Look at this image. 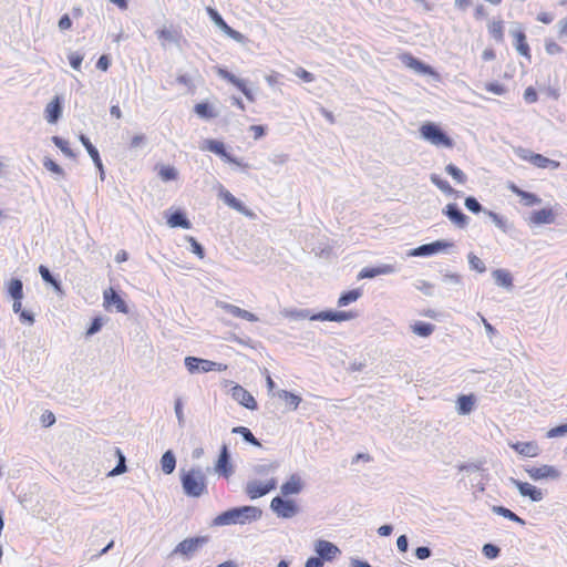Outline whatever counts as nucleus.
<instances>
[{"label": "nucleus", "mask_w": 567, "mask_h": 567, "mask_svg": "<svg viewBox=\"0 0 567 567\" xmlns=\"http://www.w3.org/2000/svg\"><path fill=\"white\" fill-rule=\"evenodd\" d=\"M277 468L276 464L272 463H265V464H257L252 467V472L255 475H267L270 472H274Z\"/></svg>", "instance_id": "4d7b16f0"}, {"label": "nucleus", "mask_w": 567, "mask_h": 567, "mask_svg": "<svg viewBox=\"0 0 567 567\" xmlns=\"http://www.w3.org/2000/svg\"><path fill=\"white\" fill-rule=\"evenodd\" d=\"M488 31L491 35L498 42L503 41L504 32H503V22L502 21H492L488 24Z\"/></svg>", "instance_id": "8fccbe9b"}, {"label": "nucleus", "mask_w": 567, "mask_h": 567, "mask_svg": "<svg viewBox=\"0 0 567 567\" xmlns=\"http://www.w3.org/2000/svg\"><path fill=\"white\" fill-rule=\"evenodd\" d=\"M276 486H277L276 478H270L265 484L260 483L257 480H252L246 484L245 491L251 499H255V498L261 497V496L266 495L267 493H269L270 491L275 489Z\"/></svg>", "instance_id": "6e6552de"}, {"label": "nucleus", "mask_w": 567, "mask_h": 567, "mask_svg": "<svg viewBox=\"0 0 567 567\" xmlns=\"http://www.w3.org/2000/svg\"><path fill=\"white\" fill-rule=\"evenodd\" d=\"M303 486L305 483L301 477L298 474H292L288 481L281 485L280 492L285 497L289 495H297L303 489Z\"/></svg>", "instance_id": "6ab92c4d"}, {"label": "nucleus", "mask_w": 567, "mask_h": 567, "mask_svg": "<svg viewBox=\"0 0 567 567\" xmlns=\"http://www.w3.org/2000/svg\"><path fill=\"white\" fill-rule=\"evenodd\" d=\"M167 224L169 225V227H182L184 229H189L192 226L190 221L185 217V215L182 212L173 213L169 216Z\"/></svg>", "instance_id": "f704fd0d"}, {"label": "nucleus", "mask_w": 567, "mask_h": 567, "mask_svg": "<svg viewBox=\"0 0 567 567\" xmlns=\"http://www.w3.org/2000/svg\"><path fill=\"white\" fill-rule=\"evenodd\" d=\"M277 395L286 402L287 405L291 408V410H297L301 402V398L297 394H293L286 390L278 391Z\"/></svg>", "instance_id": "ea45409f"}, {"label": "nucleus", "mask_w": 567, "mask_h": 567, "mask_svg": "<svg viewBox=\"0 0 567 567\" xmlns=\"http://www.w3.org/2000/svg\"><path fill=\"white\" fill-rule=\"evenodd\" d=\"M465 206L468 210L476 214L484 210L482 205L477 202V199L472 196L465 198Z\"/></svg>", "instance_id": "0e129e2a"}, {"label": "nucleus", "mask_w": 567, "mask_h": 567, "mask_svg": "<svg viewBox=\"0 0 567 567\" xmlns=\"http://www.w3.org/2000/svg\"><path fill=\"white\" fill-rule=\"evenodd\" d=\"M219 197L224 200L226 205H228L233 209L245 215H250V213L246 209L244 204L240 200H238L230 192L225 189L223 186H220L219 189Z\"/></svg>", "instance_id": "393cba45"}, {"label": "nucleus", "mask_w": 567, "mask_h": 567, "mask_svg": "<svg viewBox=\"0 0 567 567\" xmlns=\"http://www.w3.org/2000/svg\"><path fill=\"white\" fill-rule=\"evenodd\" d=\"M12 310L14 313L20 316L21 321L28 322L29 324L34 323L33 313L27 310H22V299H13Z\"/></svg>", "instance_id": "e433bc0d"}, {"label": "nucleus", "mask_w": 567, "mask_h": 567, "mask_svg": "<svg viewBox=\"0 0 567 567\" xmlns=\"http://www.w3.org/2000/svg\"><path fill=\"white\" fill-rule=\"evenodd\" d=\"M208 538L205 536L186 538L181 542L172 551V556L181 555L184 559H190L206 543Z\"/></svg>", "instance_id": "39448f33"}, {"label": "nucleus", "mask_w": 567, "mask_h": 567, "mask_svg": "<svg viewBox=\"0 0 567 567\" xmlns=\"http://www.w3.org/2000/svg\"><path fill=\"white\" fill-rule=\"evenodd\" d=\"M162 471L165 474H172L176 466V458L172 451H166L161 458Z\"/></svg>", "instance_id": "c9c22d12"}, {"label": "nucleus", "mask_w": 567, "mask_h": 567, "mask_svg": "<svg viewBox=\"0 0 567 567\" xmlns=\"http://www.w3.org/2000/svg\"><path fill=\"white\" fill-rule=\"evenodd\" d=\"M529 162L539 168L549 167L551 169H557L560 166L559 162L547 158V157L543 156L542 154L530 155Z\"/></svg>", "instance_id": "7c9ffc66"}, {"label": "nucleus", "mask_w": 567, "mask_h": 567, "mask_svg": "<svg viewBox=\"0 0 567 567\" xmlns=\"http://www.w3.org/2000/svg\"><path fill=\"white\" fill-rule=\"evenodd\" d=\"M39 272L45 282L51 284L56 291H61V284L51 275L45 266H40Z\"/></svg>", "instance_id": "09e8293b"}, {"label": "nucleus", "mask_w": 567, "mask_h": 567, "mask_svg": "<svg viewBox=\"0 0 567 567\" xmlns=\"http://www.w3.org/2000/svg\"><path fill=\"white\" fill-rule=\"evenodd\" d=\"M7 292L12 299H23V284L20 279H10L7 284Z\"/></svg>", "instance_id": "2f4dec72"}, {"label": "nucleus", "mask_w": 567, "mask_h": 567, "mask_svg": "<svg viewBox=\"0 0 567 567\" xmlns=\"http://www.w3.org/2000/svg\"><path fill=\"white\" fill-rule=\"evenodd\" d=\"M183 492L188 497L198 498L207 494V478L200 467H192L181 471Z\"/></svg>", "instance_id": "f03ea898"}, {"label": "nucleus", "mask_w": 567, "mask_h": 567, "mask_svg": "<svg viewBox=\"0 0 567 567\" xmlns=\"http://www.w3.org/2000/svg\"><path fill=\"white\" fill-rule=\"evenodd\" d=\"M509 446L515 452L526 457H536L540 453V449L536 442H516L509 443Z\"/></svg>", "instance_id": "4be33fe9"}, {"label": "nucleus", "mask_w": 567, "mask_h": 567, "mask_svg": "<svg viewBox=\"0 0 567 567\" xmlns=\"http://www.w3.org/2000/svg\"><path fill=\"white\" fill-rule=\"evenodd\" d=\"M509 481L523 497H528L532 502H540L544 498V493L536 486L513 477H511Z\"/></svg>", "instance_id": "9d476101"}, {"label": "nucleus", "mask_w": 567, "mask_h": 567, "mask_svg": "<svg viewBox=\"0 0 567 567\" xmlns=\"http://www.w3.org/2000/svg\"><path fill=\"white\" fill-rule=\"evenodd\" d=\"M467 259H468L471 269L476 270L481 274L486 270L485 264L473 252L468 254Z\"/></svg>", "instance_id": "6e6d98bb"}, {"label": "nucleus", "mask_w": 567, "mask_h": 567, "mask_svg": "<svg viewBox=\"0 0 567 567\" xmlns=\"http://www.w3.org/2000/svg\"><path fill=\"white\" fill-rule=\"evenodd\" d=\"M270 508L278 517L291 518L298 513L296 503L291 499H284L280 496L272 498Z\"/></svg>", "instance_id": "423d86ee"}, {"label": "nucleus", "mask_w": 567, "mask_h": 567, "mask_svg": "<svg viewBox=\"0 0 567 567\" xmlns=\"http://www.w3.org/2000/svg\"><path fill=\"white\" fill-rule=\"evenodd\" d=\"M493 513L497 514V515H501L512 522H516L520 525H524L525 524V520L523 518H520L519 516H517L514 512H512L511 509L506 508V507H503V506H493L492 508Z\"/></svg>", "instance_id": "a19ab883"}, {"label": "nucleus", "mask_w": 567, "mask_h": 567, "mask_svg": "<svg viewBox=\"0 0 567 567\" xmlns=\"http://www.w3.org/2000/svg\"><path fill=\"white\" fill-rule=\"evenodd\" d=\"M174 411H175V415L177 417L179 426H183L185 423V415H184V411H183V401L181 398H177L175 400Z\"/></svg>", "instance_id": "bf43d9fd"}, {"label": "nucleus", "mask_w": 567, "mask_h": 567, "mask_svg": "<svg viewBox=\"0 0 567 567\" xmlns=\"http://www.w3.org/2000/svg\"><path fill=\"white\" fill-rule=\"evenodd\" d=\"M526 473L534 481L550 478L558 480L561 475L560 471L553 465H542L538 467H527Z\"/></svg>", "instance_id": "1a4fd4ad"}, {"label": "nucleus", "mask_w": 567, "mask_h": 567, "mask_svg": "<svg viewBox=\"0 0 567 567\" xmlns=\"http://www.w3.org/2000/svg\"><path fill=\"white\" fill-rule=\"evenodd\" d=\"M508 188L514 193L516 194L517 196L520 197L523 204L525 206H533V205H537V204H540L542 199L536 196L535 194L533 193H528V192H525L523 189H520L519 187H517L515 184H509Z\"/></svg>", "instance_id": "cd10ccee"}, {"label": "nucleus", "mask_w": 567, "mask_h": 567, "mask_svg": "<svg viewBox=\"0 0 567 567\" xmlns=\"http://www.w3.org/2000/svg\"><path fill=\"white\" fill-rule=\"evenodd\" d=\"M361 296H362V291L359 288L343 292L338 299V306L346 307V306L357 301Z\"/></svg>", "instance_id": "4c0bfd02"}, {"label": "nucleus", "mask_w": 567, "mask_h": 567, "mask_svg": "<svg viewBox=\"0 0 567 567\" xmlns=\"http://www.w3.org/2000/svg\"><path fill=\"white\" fill-rule=\"evenodd\" d=\"M202 150L209 151L212 153H215L223 158H225L227 162L233 163L235 165L241 166V163L239 159L233 157L226 152L225 144L217 140H205Z\"/></svg>", "instance_id": "9b49d317"}, {"label": "nucleus", "mask_w": 567, "mask_h": 567, "mask_svg": "<svg viewBox=\"0 0 567 567\" xmlns=\"http://www.w3.org/2000/svg\"><path fill=\"white\" fill-rule=\"evenodd\" d=\"M116 454L118 455V463L117 465L109 473V476H117L126 472L127 467L125 464V457L121 453L120 450H116Z\"/></svg>", "instance_id": "5fc2aeb1"}, {"label": "nucleus", "mask_w": 567, "mask_h": 567, "mask_svg": "<svg viewBox=\"0 0 567 567\" xmlns=\"http://www.w3.org/2000/svg\"><path fill=\"white\" fill-rule=\"evenodd\" d=\"M216 306L218 308H220L221 310L228 312L233 317L241 318V319H245V320L251 321V322L258 321V318H257L256 315H254L252 312H249V311H247L245 309H241V308H239V307H237L235 305L217 300L216 301Z\"/></svg>", "instance_id": "dca6fc26"}, {"label": "nucleus", "mask_w": 567, "mask_h": 567, "mask_svg": "<svg viewBox=\"0 0 567 567\" xmlns=\"http://www.w3.org/2000/svg\"><path fill=\"white\" fill-rule=\"evenodd\" d=\"M445 171L449 175H451L458 184H464L466 182V175L455 165L449 164L445 167Z\"/></svg>", "instance_id": "603ef678"}, {"label": "nucleus", "mask_w": 567, "mask_h": 567, "mask_svg": "<svg viewBox=\"0 0 567 567\" xmlns=\"http://www.w3.org/2000/svg\"><path fill=\"white\" fill-rule=\"evenodd\" d=\"M195 113L203 118H214L218 115L207 103H198L195 105Z\"/></svg>", "instance_id": "79ce46f5"}, {"label": "nucleus", "mask_w": 567, "mask_h": 567, "mask_svg": "<svg viewBox=\"0 0 567 567\" xmlns=\"http://www.w3.org/2000/svg\"><path fill=\"white\" fill-rule=\"evenodd\" d=\"M104 297V306L106 308L115 307L118 312L127 313L128 308L125 301L114 291L112 288L107 289L103 293Z\"/></svg>", "instance_id": "412c9836"}, {"label": "nucleus", "mask_w": 567, "mask_h": 567, "mask_svg": "<svg viewBox=\"0 0 567 567\" xmlns=\"http://www.w3.org/2000/svg\"><path fill=\"white\" fill-rule=\"evenodd\" d=\"M412 331L423 338H426L433 333L435 326L427 322L417 321L411 326Z\"/></svg>", "instance_id": "58836bf2"}, {"label": "nucleus", "mask_w": 567, "mask_h": 567, "mask_svg": "<svg viewBox=\"0 0 567 567\" xmlns=\"http://www.w3.org/2000/svg\"><path fill=\"white\" fill-rule=\"evenodd\" d=\"M566 433H567V424H561V425L550 429L546 433V436L548 439H554V437L564 436Z\"/></svg>", "instance_id": "680f3d73"}, {"label": "nucleus", "mask_w": 567, "mask_h": 567, "mask_svg": "<svg viewBox=\"0 0 567 567\" xmlns=\"http://www.w3.org/2000/svg\"><path fill=\"white\" fill-rule=\"evenodd\" d=\"M52 142L54 143V145L56 147H59L61 150V152L70 157V158H74L75 157V153L70 148L69 146V142L62 137H59V136H53L52 137Z\"/></svg>", "instance_id": "c03bdc74"}, {"label": "nucleus", "mask_w": 567, "mask_h": 567, "mask_svg": "<svg viewBox=\"0 0 567 567\" xmlns=\"http://www.w3.org/2000/svg\"><path fill=\"white\" fill-rule=\"evenodd\" d=\"M431 181L433 184H435L443 193L447 195L456 194V190L451 187V185L441 179L437 175H432Z\"/></svg>", "instance_id": "864d4df0"}, {"label": "nucleus", "mask_w": 567, "mask_h": 567, "mask_svg": "<svg viewBox=\"0 0 567 567\" xmlns=\"http://www.w3.org/2000/svg\"><path fill=\"white\" fill-rule=\"evenodd\" d=\"M233 432L240 434L246 442H248L255 446H260L259 441L254 436V434L250 432L249 429H247L245 426H237V427L233 429Z\"/></svg>", "instance_id": "a18cd8bd"}, {"label": "nucleus", "mask_w": 567, "mask_h": 567, "mask_svg": "<svg viewBox=\"0 0 567 567\" xmlns=\"http://www.w3.org/2000/svg\"><path fill=\"white\" fill-rule=\"evenodd\" d=\"M530 221L537 225L551 224L555 221V214L550 208L536 210L530 215Z\"/></svg>", "instance_id": "c85d7f7f"}, {"label": "nucleus", "mask_w": 567, "mask_h": 567, "mask_svg": "<svg viewBox=\"0 0 567 567\" xmlns=\"http://www.w3.org/2000/svg\"><path fill=\"white\" fill-rule=\"evenodd\" d=\"M402 61L405 65L416 73L434 74L433 69L430 65L424 64L422 61L415 59L412 55L405 54L402 56Z\"/></svg>", "instance_id": "bb28decb"}, {"label": "nucleus", "mask_w": 567, "mask_h": 567, "mask_svg": "<svg viewBox=\"0 0 567 567\" xmlns=\"http://www.w3.org/2000/svg\"><path fill=\"white\" fill-rule=\"evenodd\" d=\"M206 11L215 25L218 27L223 32L229 28V25L224 21L221 16L215 9L208 7Z\"/></svg>", "instance_id": "de8ad7c7"}, {"label": "nucleus", "mask_w": 567, "mask_h": 567, "mask_svg": "<svg viewBox=\"0 0 567 567\" xmlns=\"http://www.w3.org/2000/svg\"><path fill=\"white\" fill-rule=\"evenodd\" d=\"M485 214L492 219V221L495 224L497 228H499L502 231L506 233L509 228V225L507 220L499 216L498 214L492 212V210H484Z\"/></svg>", "instance_id": "49530a36"}, {"label": "nucleus", "mask_w": 567, "mask_h": 567, "mask_svg": "<svg viewBox=\"0 0 567 567\" xmlns=\"http://www.w3.org/2000/svg\"><path fill=\"white\" fill-rule=\"evenodd\" d=\"M261 515L262 511L256 506L234 507L217 515L213 520V525H244L259 519Z\"/></svg>", "instance_id": "f257e3e1"}, {"label": "nucleus", "mask_w": 567, "mask_h": 567, "mask_svg": "<svg viewBox=\"0 0 567 567\" xmlns=\"http://www.w3.org/2000/svg\"><path fill=\"white\" fill-rule=\"evenodd\" d=\"M509 33L515 39V49L516 51L526 58H530L529 53V45L526 42V35L525 32L519 23H515L512 29L509 30Z\"/></svg>", "instance_id": "4468645a"}, {"label": "nucleus", "mask_w": 567, "mask_h": 567, "mask_svg": "<svg viewBox=\"0 0 567 567\" xmlns=\"http://www.w3.org/2000/svg\"><path fill=\"white\" fill-rule=\"evenodd\" d=\"M281 315L285 318H288V319L295 320V321L305 320V319H309L310 320V317L312 316L310 313L309 309H290V308L284 309L281 311Z\"/></svg>", "instance_id": "473e14b6"}, {"label": "nucleus", "mask_w": 567, "mask_h": 567, "mask_svg": "<svg viewBox=\"0 0 567 567\" xmlns=\"http://www.w3.org/2000/svg\"><path fill=\"white\" fill-rule=\"evenodd\" d=\"M475 400L472 395H461L457 399V412L458 414L466 415L474 409Z\"/></svg>", "instance_id": "72a5a7b5"}, {"label": "nucleus", "mask_w": 567, "mask_h": 567, "mask_svg": "<svg viewBox=\"0 0 567 567\" xmlns=\"http://www.w3.org/2000/svg\"><path fill=\"white\" fill-rule=\"evenodd\" d=\"M158 176L163 182L175 181L178 177V171L174 166L164 165L159 168Z\"/></svg>", "instance_id": "37998d69"}, {"label": "nucleus", "mask_w": 567, "mask_h": 567, "mask_svg": "<svg viewBox=\"0 0 567 567\" xmlns=\"http://www.w3.org/2000/svg\"><path fill=\"white\" fill-rule=\"evenodd\" d=\"M229 458L228 449L226 445H223L214 470L217 474L223 475L226 478H228L234 472L233 466L229 463Z\"/></svg>", "instance_id": "a211bd4d"}, {"label": "nucleus", "mask_w": 567, "mask_h": 567, "mask_svg": "<svg viewBox=\"0 0 567 567\" xmlns=\"http://www.w3.org/2000/svg\"><path fill=\"white\" fill-rule=\"evenodd\" d=\"M394 272V267L392 265H381L379 267H374V268H363L359 275H358V278L359 279H365V278H374L377 276H380V275H389V274H392Z\"/></svg>", "instance_id": "a878e982"}, {"label": "nucleus", "mask_w": 567, "mask_h": 567, "mask_svg": "<svg viewBox=\"0 0 567 567\" xmlns=\"http://www.w3.org/2000/svg\"><path fill=\"white\" fill-rule=\"evenodd\" d=\"M421 137L434 146L451 148L453 141L436 124L427 122L420 127Z\"/></svg>", "instance_id": "7ed1b4c3"}, {"label": "nucleus", "mask_w": 567, "mask_h": 567, "mask_svg": "<svg viewBox=\"0 0 567 567\" xmlns=\"http://www.w3.org/2000/svg\"><path fill=\"white\" fill-rule=\"evenodd\" d=\"M492 276L497 286L506 289L513 288V278L509 271L505 269H496L492 272Z\"/></svg>", "instance_id": "c756f323"}, {"label": "nucleus", "mask_w": 567, "mask_h": 567, "mask_svg": "<svg viewBox=\"0 0 567 567\" xmlns=\"http://www.w3.org/2000/svg\"><path fill=\"white\" fill-rule=\"evenodd\" d=\"M315 551L321 559L328 561L332 560L340 554V549L334 544L323 539L316 542Z\"/></svg>", "instance_id": "2eb2a0df"}, {"label": "nucleus", "mask_w": 567, "mask_h": 567, "mask_svg": "<svg viewBox=\"0 0 567 567\" xmlns=\"http://www.w3.org/2000/svg\"><path fill=\"white\" fill-rule=\"evenodd\" d=\"M184 363L190 374L206 373L209 371H225L227 369L226 364L196 357H186Z\"/></svg>", "instance_id": "20e7f679"}, {"label": "nucleus", "mask_w": 567, "mask_h": 567, "mask_svg": "<svg viewBox=\"0 0 567 567\" xmlns=\"http://www.w3.org/2000/svg\"><path fill=\"white\" fill-rule=\"evenodd\" d=\"M442 280H443V282L450 284V285H461L462 284L461 275L455 274V272L443 274Z\"/></svg>", "instance_id": "69168bd1"}, {"label": "nucleus", "mask_w": 567, "mask_h": 567, "mask_svg": "<svg viewBox=\"0 0 567 567\" xmlns=\"http://www.w3.org/2000/svg\"><path fill=\"white\" fill-rule=\"evenodd\" d=\"M161 45L166 49L168 45H179L181 32L173 28H163L156 31Z\"/></svg>", "instance_id": "f3484780"}, {"label": "nucleus", "mask_w": 567, "mask_h": 567, "mask_svg": "<svg viewBox=\"0 0 567 567\" xmlns=\"http://www.w3.org/2000/svg\"><path fill=\"white\" fill-rule=\"evenodd\" d=\"M485 557L493 559L499 554V548L493 544H485L482 549Z\"/></svg>", "instance_id": "e2e57ef3"}, {"label": "nucleus", "mask_w": 567, "mask_h": 567, "mask_svg": "<svg viewBox=\"0 0 567 567\" xmlns=\"http://www.w3.org/2000/svg\"><path fill=\"white\" fill-rule=\"evenodd\" d=\"M231 398L249 410H256L257 409V402L255 398L241 385L236 384L230 390Z\"/></svg>", "instance_id": "ddd939ff"}, {"label": "nucleus", "mask_w": 567, "mask_h": 567, "mask_svg": "<svg viewBox=\"0 0 567 567\" xmlns=\"http://www.w3.org/2000/svg\"><path fill=\"white\" fill-rule=\"evenodd\" d=\"M147 144V137L145 134H135L128 144V148L131 151H138L146 146Z\"/></svg>", "instance_id": "3c124183"}, {"label": "nucleus", "mask_w": 567, "mask_h": 567, "mask_svg": "<svg viewBox=\"0 0 567 567\" xmlns=\"http://www.w3.org/2000/svg\"><path fill=\"white\" fill-rule=\"evenodd\" d=\"M216 73L221 79H224V80L230 82L231 84H234L235 86H237L244 93V95L246 96L247 100H249L250 102L255 101V96H254L251 90L247 87L246 82L243 79L237 78L236 75H234L233 73L228 72L227 70H225L223 68H217Z\"/></svg>", "instance_id": "f8f14e48"}, {"label": "nucleus", "mask_w": 567, "mask_h": 567, "mask_svg": "<svg viewBox=\"0 0 567 567\" xmlns=\"http://www.w3.org/2000/svg\"><path fill=\"white\" fill-rule=\"evenodd\" d=\"M443 213L449 217V219L460 228H464L468 224V217L462 213V210L456 206V204H449L444 208Z\"/></svg>", "instance_id": "aec40b11"}, {"label": "nucleus", "mask_w": 567, "mask_h": 567, "mask_svg": "<svg viewBox=\"0 0 567 567\" xmlns=\"http://www.w3.org/2000/svg\"><path fill=\"white\" fill-rule=\"evenodd\" d=\"M79 140L82 143V145L86 148L89 155L91 156L95 166L100 171L101 179H104V168H103V164H102L99 151L95 148V146H93V144L90 142V140L85 135L81 134Z\"/></svg>", "instance_id": "b1692460"}, {"label": "nucleus", "mask_w": 567, "mask_h": 567, "mask_svg": "<svg viewBox=\"0 0 567 567\" xmlns=\"http://www.w3.org/2000/svg\"><path fill=\"white\" fill-rule=\"evenodd\" d=\"M557 27V30H558V37L559 39H565L567 38V17L559 20L556 24Z\"/></svg>", "instance_id": "774afa93"}, {"label": "nucleus", "mask_w": 567, "mask_h": 567, "mask_svg": "<svg viewBox=\"0 0 567 567\" xmlns=\"http://www.w3.org/2000/svg\"><path fill=\"white\" fill-rule=\"evenodd\" d=\"M68 58L71 66L79 70L83 61V55L78 52H71Z\"/></svg>", "instance_id": "338daca9"}, {"label": "nucleus", "mask_w": 567, "mask_h": 567, "mask_svg": "<svg viewBox=\"0 0 567 567\" xmlns=\"http://www.w3.org/2000/svg\"><path fill=\"white\" fill-rule=\"evenodd\" d=\"M453 246H454V244L451 241L436 240V241H433L430 244L421 245V246L412 249L409 255L415 256V257H426V256H431V255L437 254L440 251H443Z\"/></svg>", "instance_id": "0eeeda50"}, {"label": "nucleus", "mask_w": 567, "mask_h": 567, "mask_svg": "<svg viewBox=\"0 0 567 567\" xmlns=\"http://www.w3.org/2000/svg\"><path fill=\"white\" fill-rule=\"evenodd\" d=\"M336 311H321L318 313H315L310 317V320H318V321H334Z\"/></svg>", "instance_id": "052dcab7"}, {"label": "nucleus", "mask_w": 567, "mask_h": 567, "mask_svg": "<svg viewBox=\"0 0 567 567\" xmlns=\"http://www.w3.org/2000/svg\"><path fill=\"white\" fill-rule=\"evenodd\" d=\"M62 115V101L59 96H55L50 103L47 104L44 110L45 120L54 124L59 121Z\"/></svg>", "instance_id": "5701e85b"}, {"label": "nucleus", "mask_w": 567, "mask_h": 567, "mask_svg": "<svg viewBox=\"0 0 567 567\" xmlns=\"http://www.w3.org/2000/svg\"><path fill=\"white\" fill-rule=\"evenodd\" d=\"M43 166L53 174L64 177L63 168L49 157L43 159Z\"/></svg>", "instance_id": "13d9d810"}]
</instances>
